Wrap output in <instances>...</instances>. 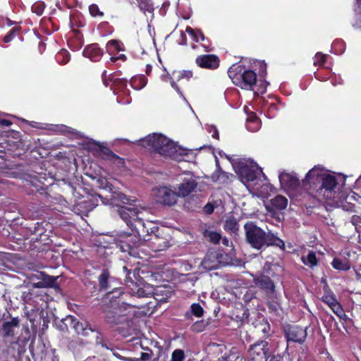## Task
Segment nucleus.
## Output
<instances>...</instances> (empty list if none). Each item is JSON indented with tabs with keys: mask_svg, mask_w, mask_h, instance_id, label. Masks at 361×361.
Wrapping results in <instances>:
<instances>
[{
	"mask_svg": "<svg viewBox=\"0 0 361 361\" xmlns=\"http://www.w3.org/2000/svg\"><path fill=\"white\" fill-rule=\"evenodd\" d=\"M246 128L250 132H257L261 128L259 119L253 114L247 118Z\"/></svg>",
	"mask_w": 361,
	"mask_h": 361,
	"instance_id": "23",
	"label": "nucleus"
},
{
	"mask_svg": "<svg viewBox=\"0 0 361 361\" xmlns=\"http://www.w3.org/2000/svg\"><path fill=\"white\" fill-rule=\"evenodd\" d=\"M82 54L92 61H97L102 56L103 51L97 44H92L85 48Z\"/></svg>",
	"mask_w": 361,
	"mask_h": 361,
	"instance_id": "16",
	"label": "nucleus"
},
{
	"mask_svg": "<svg viewBox=\"0 0 361 361\" xmlns=\"http://www.w3.org/2000/svg\"><path fill=\"white\" fill-rule=\"evenodd\" d=\"M209 132L212 133V136L214 138H218L219 137V133H218L217 129L215 127L211 126Z\"/></svg>",
	"mask_w": 361,
	"mask_h": 361,
	"instance_id": "48",
	"label": "nucleus"
},
{
	"mask_svg": "<svg viewBox=\"0 0 361 361\" xmlns=\"http://www.w3.org/2000/svg\"><path fill=\"white\" fill-rule=\"evenodd\" d=\"M190 308H191L192 313L195 316H196L197 317H200L203 315L204 310L200 304L194 303L191 305Z\"/></svg>",
	"mask_w": 361,
	"mask_h": 361,
	"instance_id": "43",
	"label": "nucleus"
},
{
	"mask_svg": "<svg viewBox=\"0 0 361 361\" xmlns=\"http://www.w3.org/2000/svg\"><path fill=\"white\" fill-rule=\"evenodd\" d=\"M204 235L205 238H209L212 243L215 244L219 243L221 239L220 233L213 231L206 230L204 233Z\"/></svg>",
	"mask_w": 361,
	"mask_h": 361,
	"instance_id": "37",
	"label": "nucleus"
},
{
	"mask_svg": "<svg viewBox=\"0 0 361 361\" xmlns=\"http://www.w3.org/2000/svg\"><path fill=\"white\" fill-rule=\"evenodd\" d=\"M336 185L335 176L321 166L310 169L302 180V186L319 202L334 199Z\"/></svg>",
	"mask_w": 361,
	"mask_h": 361,
	"instance_id": "1",
	"label": "nucleus"
},
{
	"mask_svg": "<svg viewBox=\"0 0 361 361\" xmlns=\"http://www.w3.org/2000/svg\"><path fill=\"white\" fill-rule=\"evenodd\" d=\"M264 92H265V87L264 89H262V90H259V92L258 94H263Z\"/></svg>",
	"mask_w": 361,
	"mask_h": 361,
	"instance_id": "59",
	"label": "nucleus"
},
{
	"mask_svg": "<svg viewBox=\"0 0 361 361\" xmlns=\"http://www.w3.org/2000/svg\"><path fill=\"white\" fill-rule=\"evenodd\" d=\"M221 262L219 260V254L216 252H212L207 255L203 261L202 266L207 270L218 269Z\"/></svg>",
	"mask_w": 361,
	"mask_h": 361,
	"instance_id": "15",
	"label": "nucleus"
},
{
	"mask_svg": "<svg viewBox=\"0 0 361 361\" xmlns=\"http://www.w3.org/2000/svg\"><path fill=\"white\" fill-rule=\"evenodd\" d=\"M224 228L231 233H235L238 230V224L234 218L229 217L225 221Z\"/></svg>",
	"mask_w": 361,
	"mask_h": 361,
	"instance_id": "29",
	"label": "nucleus"
},
{
	"mask_svg": "<svg viewBox=\"0 0 361 361\" xmlns=\"http://www.w3.org/2000/svg\"><path fill=\"white\" fill-rule=\"evenodd\" d=\"M110 59L112 62H115L118 59L117 57H111Z\"/></svg>",
	"mask_w": 361,
	"mask_h": 361,
	"instance_id": "58",
	"label": "nucleus"
},
{
	"mask_svg": "<svg viewBox=\"0 0 361 361\" xmlns=\"http://www.w3.org/2000/svg\"><path fill=\"white\" fill-rule=\"evenodd\" d=\"M115 198L123 204H128L130 205V207H121L118 209V215L127 225L130 226L133 222H137L144 228L145 224L142 220L145 214L147 212V209L137 204L131 207V202H134V200L123 193H118Z\"/></svg>",
	"mask_w": 361,
	"mask_h": 361,
	"instance_id": "5",
	"label": "nucleus"
},
{
	"mask_svg": "<svg viewBox=\"0 0 361 361\" xmlns=\"http://www.w3.org/2000/svg\"><path fill=\"white\" fill-rule=\"evenodd\" d=\"M126 80H115L114 81V83L115 84V85H116L117 87H120V85L121 86H126Z\"/></svg>",
	"mask_w": 361,
	"mask_h": 361,
	"instance_id": "49",
	"label": "nucleus"
},
{
	"mask_svg": "<svg viewBox=\"0 0 361 361\" xmlns=\"http://www.w3.org/2000/svg\"><path fill=\"white\" fill-rule=\"evenodd\" d=\"M67 320L70 321L71 326L73 328L78 334H81L82 335L86 334L85 331L88 326V325L86 323H81L73 317H68Z\"/></svg>",
	"mask_w": 361,
	"mask_h": 361,
	"instance_id": "25",
	"label": "nucleus"
},
{
	"mask_svg": "<svg viewBox=\"0 0 361 361\" xmlns=\"http://www.w3.org/2000/svg\"><path fill=\"white\" fill-rule=\"evenodd\" d=\"M281 187L286 190H295L300 185L299 178L293 172L283 171L279 176Z\"/></svg>",
	"mask_w": 361,
	"mask_h": 361,
	"instance_id": "10",
	"label": "nucleus"
},
{
	"mask_svg": "<svg viewBox=\"0 0 361 361\" xmlns=\"http://www.w3.org/2000/svg\"><path fill=\"white\" fill-rule=\"evenodd\" d=\"M331 265L335 269L339 271H348L350 269V264L346 258L335 257Z\"/></svg>",
	"mask_w": 361,
	"mask_h": 361,
	"instance_id": "24",
	"label": "nucleus"
},
{
	"mask_svg": "<svg viewBox=\"0 0 361 361\" xmlns=\"http://www.w3.org/2000/svg\"><path fill=\"white\" fill-rule=\"evenodd\" d=\"M235 172L241 182L248 190L258 197L268 194L269 185L266 177L260 167L250 159H238L233 163Z\"/></svg>",
	"mask_w": 361,
	"mask_h": 361,
	"instance_id": "2",
	"label": "nucleus"
},
{
	"mask_svg": "<svg viewBox=\"0 0 361 361\" xmlns=\"http://www.w3.org/2000/svg\"><path fill=\"white\" fill-rule=\"evenodd\" d=\"M104 151H105V153H106V154L112 153V152H111L109 149H107V148H105V149H104Z\"/></svg>",
	"mask_w": 361,
	"mask_h": 361,
	"instance_id": "57",
	"label": "nucleus"
},
{
	"mask_svg": "<svg viewBox=\"0 0 361 361\" xmlns=\"http://www.w3.org/2000/svg\"><path fill=\"white\" fill-rule=\"evenodd\" d=\"M0 123L2 126H9L11 125L12 123L10 121L6 120V119H0Z\"/></svg>",
	"mask_w": 361,
	"mask_h": 361,
	"instance_id": "54",
	"label": "nucleus"
},
{
	"mask_svg": "<svg viewBox=\"0 0 361 361\" xmlns=\"http://www.w3.org/2000/svg\"><path fill=\"white\" fill-rule=\"evenodd\" d=\"M89 11L93 17H102L103 13L99 11V7L96 4H92L89 7Z\"/></svg>",
	"mask_w": 361,
	"mask_h": 361,
	"instance_id": "44",
	"label": "nucleus"
},
{
	"mask_svg": "<svg viewBox=\"0 0 361 361\" xmlns=\"http://www.w3.org/2000/svg\"><path fill=\"white\" fill-rule=\"evenodd\" d=\"M126 286L130 288V294L139 298L146 297L150 294L149 291L145 289L144 286H140V284L134 283L133 281L128 280V279H126Z\"/></svg>",
	"mask_w": 361,
	"mask_h": 361,
	"instance_id": "18",
	"label": "nucleus"
},
{
	"mask_svg": "<svg viewBox=\"0 0 361 361\" xmlns=\"http://www.w3.org/2000/svg\"><path fill=\"white\" fill-rule=\"evenodd\" d=\"M123 269H124L125 271H127V269H126V267H123Z\"/></svg>",
	"mask_w": 361,
	"mask_h": 361,
	"instance_id": "62",
	"label": "nucleus"
},
{
	"mask_svg": "<svg viewBox=\"0 0 361 361\" xmlns=\"http://www.w3.org/2000/svg\"><path fill=\"white\" fill-rule=\"evenodd\" d=\"M325 59H326V55L322 54L321 53H317V54H316V55L314 56V63L316 66H321L322 64H323L324 63Z\"/></svg>",
	"mask_w": 361,
	"mask_h": 361,
	"instance_id": "45",
	"label": "nucleus"
},
{
	"mask_svg": "<svg viewBox=\"0 0 361 361\" xmlns=\"http://www.w3.org/2000/svg\"><path fill=\"white\" fill-rule=\"evenodd\" d=\"M56 58L59 63L66 64L70 60V54L68 51L62 49L57 54Z\"/></svg>",
	"mask_w": 361,
	"mask_h": 361,
	"instance_id": "39",
	"label": "nucleus"
},
{
	"mask_svg": "<svg viewBox=\"0 0 361 361\" xmlns=\"http://www.w3.org/2000/svg\"><path fill=\"white\" fill-rule=\"evenodd\" d=\"M99 200H102V197L99 195H97L94 197H92L90 199L84 201V204H85V207L88 211L92 210L97 205Z\"/></svg>",
	"mask_w": 361,
	"mask_h": 361,
	"instance_id": "40",
	"label": "nucleus"
},
{
	"mask_svg": "<svg viewBox=\"0 0 361 361\" xmlns=\"http://www.w3.org/2000/svg\"><path fill=\"white\" fill-rule=\"evenodd\" d=\"M117 59L125 61L126 57L124 54H121L119 56L117 57Z\"/></svg>",
	"mask_w": 361,
	"mask_h": 361,
	"instance_id": "56",
	"label": "nucleus"
},
{
	"mask_svg": "<svg viewBox=\"0 0 361 361\" xmlns=\"http://www.w3.org/2000/svg\"><path fill=\"white\" fill-rule=\"evenodd\" d=\"M330 308L340 319L345 321L348 319L347 315L339 302L334 304V305Z\"/></svg>",
	"mask_w": 361,
	"mask_h": 361,
	"instance_id": "35",
	"label": "nucleus"
},
{
	"mask_svg": "<svg viewBox=\"0 0 361 361\" xmlns=\"http://www.w3.org/2000/svg\"><path fill=\"white\" fill-rule=\"evenodd\" d=\"M55 281V279L52 276H46L43 278L42 281L37 283H34L32 286L37 288H47L51 286Z\"/></svg>",
	"mask_w": 361,
	"mask_h": 361,
	"instance_id": "30",
	"label": "nucleus"
},
{
	"mask_svg": "<svg viewBox=\"0 0 361 361\" xmlns=\"http://www.w3.org/2000/svg\"><path fill=\"white\" fill-rule=\"evenodd\" d=\"M147 80L144 75L133 77L130 80L131 87L135 90H141L147 85Z\"/></svg>",
	"mask_w": 361,
	"mask_h": 361,
	"instance_id": "27",
	"label": "nucleus"
},
{
	"mask_svg": "<svg viewBox=\"0 0 361 361\" xmlns=\"http://www.w3.org/2000/svg\"><path fill=\"white\" fill-rule=\"evenodd\" d=\"M288 200L282 195H277L271 200V207L273 211L283 210L286 208Z\"/></svg>",
	"mask_w": 361,
	"mask_h": 361,
	"instance_id": "21",
	"label": "nucleus"
},
{
	"mask_svg": "<svg viewBox=\"0 0 361 361\" xmlns=\"http://www.w3.org/2000/svg\"><path fill=\"white\" fill-rule=\"evenodd\" d=\"M139 7L142 11L145 13L148 12L152 13L154 11V7L151 3V0H137Z\"/></svg>",
	"mask_w": 361,
	"mask_h": 361,
	"instance_id": "33",
	"label": "nucleus"
},
{
	"mask_svg": "<svg viewBox=\"0 0 361 361\" xmlns=\"http://www.w3.org/2000/svg\"><path fill=\"white\" fill-rule=\"evenodd\" d=\"M135 238V235L126 232H122L118 234L116 243H121L119 246L122 251L126 252L131 247L135 246V243L134 241Z\"/></svg>",
	"mask_w": 361,
	"mask_h": 361,
	"instance_id": "13",
	"label": "nucleus"
},
{
	"mask_svg": "<svg viewBox=\"0 0 361 361\" xmlns=\"http://www.w3.org/2000/svg\"><path fill=\"white\" fill-rule=\"evenodd\" d=\"M288 343L290 342L302 343L307 337L306 328L298 326H288L285 329Z\"/></svg>",
	"mask_w": 361,
	"mask_h": 361,
	"instance_id": "9",
	"label": "nucleus"
},
{
	"mask_svg": "<svg viewBox=\"0 0 361 361\" xmlns=\"http://www.w3.org/2000/svg\"><path fill=\"white\" fill-rule=\"evenodd\" d=\"M356 6L355 8L356 19L353 26L361 29V0H356Z\"/></svg>",
	"mask_w": 361,
	"mask_h": 361,
	"instance_id": "38",
	"label": "nucleus"
},
{
	"mask_svg": "<svg viewBox=\"0 0 361 361\" xmlns=\"http://www.w3.org/2000/svg\"><path fill=\"white\" fill-rule=\"evenodd\" d=\"M322 301L326 303L329 307L336 304L338 302L335 295L330 291H326L322 298Z\"/></svg>",
	"mask_w": 361,
	"mask_h": 361,
	"instance_id": "31",
	"label": "nucleus"
},
{
	"mask_svg": "<svg viewBox=\"0 0 361 361\" xmlns=\"http://www.w3.org/2000/svg\"><path fill=\"white\" fill-rule=\"evenodd\" d=\"M222 243L226 247H232V243L229 241L226 238L222 239Z\"/></svg>",
	"mask_w": 361,
	"mask_h": 361,
	"instance_id": "53",
	"label": "nucleus"
},
{
	"mask_svg": "<svg viewBox=\"0 0 361 361\" xmlns=\"http://www.w3.org/2000/svg\"><path fill=\"white\" fill-rule=\"evenodd\" d=\"M204 209L206 213L211 214L214 211V207L210 204H207Z\"/></svg>",
	"mask_w": 361,
	"mask_h": 361,
	"instance_id": "51",
	"label": "nucleus"
},
{
	"mask_svg": "<svg viewBox=\"0 0 361 361\" xmlns=\"http://www.w3.org/2000/svg\"><path fill=\"white\" fill-rule=\"evenodd\" d=\"M301 260L305 265L310 268L316 267L318 262L316 254L313 251L309 252L307 255L302 256Z\"/></svg>",
	"mask_w": 361,
	"mask_h": 361,
	"instance_id": "26",
	"label": "nucleus"
},
{
	"mask_svg": "<svg viewBox=\"0 0 361 361\" xmlns=\"http://www.w3.org/2000/svg\"><path fill=\"white\" fill-rule=\"evenodd\" d=\"M19 321L17 318H13L11 321L4 323L2 331L4 336L13 337L15 334V329L18 327Z\"/></svg>",
	"mask_w": 361,
	"mask_h": 361,
	"instance_id": "19",
	"label": "nucleus"
},
{
	"mask_svg": "<svg viewBox=\"0 0 361 361\" xmlns=\"http://www.w3.org/2000/svg\"><path fill=\"white\" fill-rule=\"evenodd\" d=\"M268 351V343L265 341H260L250 345L248 350V356L252 360L262 361Z\"/></svg>",
	"mask_w": 361,
	"mask_h": 361,
	"instance_id": "8",
	"label": "nucleus"
},
{
	"mask_svg": "<svg viewBox=\"0 0 361 361\" xmlns=\"http://www.w3.org/2000/svg\"><path fill=\"white\" fill-rule=\"evenodd\" d=\"M266 361H282V357L280 355H272Z\"/></svg>",
	"mask_w": 361,
	"mask_h": 361,
	"instance_id": "52",
	"label": "nucleus"
},
{
	"mask_svg": "<svg viewBox=\"0 0 361 361\" xmlns=\"http://www.w3.org/2000/svg\"><path fill=\"white\" fill-rule=\"evenodd\" d=\"M17 29L13 27L11 30V31L9 32L8 34H7L4 37V42L5 43H8L9 42H11L12 40V39L13 38L16 32H17Z\"/></svg>",
	"mask_w": 361,
	"mask_h": 361,
	"instance_id": "46",
	"label": "nucleus"
},
{
	"mask_svg": "<svg viewBox=\"0 0 361 361\" xmlns=\"http://www.w3.org/2000/svg\"><path fill=\"white\" fill-rule=\"evenodd\" d=\"M107 51L111 54L113 50H116L118 51H123V44L118 40L112 39L107 42L106 44Z\"/></svg>",
	"mask_w": 361,
	"mask_h": 361,
	"instance_id": "32",
	"label": "nucleus"
},
{
	"mask_svg": "<svg viewBox=\"0 0 361 361\" xmlns=\"http://www.w3.org/2000/svg\"><path fill=\"white\" fill-rule=\"evenodd\" d=\"M244 228L246 239L252 247L259 250L264 245H275L282 250L285 249V243L281 239L270 232L265 233L252 222L245 224Z\"/></svg>",
	"mask_w": 361,
	"mask_h": 361,
	"instance_id": "4",
	"label": "nucleus"
},
{
	"mask_svg": "<svg viewBox=\"0 0 361 361\" xmlns=\"http://www.w3.org/2000/svg\"><path fill=\"white\" fill-rule=\"evenodd\" d=\"M350 222L355 226V231L361 233V216L353 215L351 217Z\"/></svg>",
	"mask_w": 361,
	"mask_h": 361,
	"instance_id": "42",
	"label": "nucleus"
},
{
	"mask_svg": "<svg viewBox=\"0 0 361 361\" xmlns=\"http://www.w3.org/2000/svg\"><path fill=\"white\" fill-rule=\"evenodd\" d=\"M141 145L148 150L157 152L178 161H183L185 155L180 146L161 133L149 135L141 140Z\"/></svg>",
	"mask_w": 361,
	"mask_h": 361,
	"instance_id": "3",
	"label": "nucleus"
},
{
	"mask_svg": "<svg viewBox=\"0 0 361 361\" xmlns=\"http://www.w3.org/2000/svg\"><path fill=\"white\" fill-rule=\"evenodd\" d=\"M221 361H245V360L240 355L236 348H232L227 356L222 357Z\"/></svg>",
	"mask_w": 361,
	"mask_h": 361,
	"instance_id": "34",
	"label": "nucleus"
},
{
	"mask_svg": "<svg viewBox=\"0 0 361 361\" xmlns=\"http://www.w3.org/2000/svg\"><path fill=\"white\" fill-rule=\"evenodd\" d=\"M192 75L190 71H175L171 75V87L175 89L181 96L182 93L180 92L178 87L176 84V81H180L181 79L186 78L188 80Z\"/></svg>",
	"mask_w": 361,
	"mask_h": 361,
	"instance_id": "17",
	"label": "nucleus"
},
{
	"mask_svg": "<svg viewBox=\"0 0 361 361\" xmlns=\"http://www.w3.org/2000/svg\"><path fill=\"white\" fill-rule=\"evenodd\" d=\"M185 32H188L193 39L198 42L200 39L204 40V36L202 32L199 30H194L190 27H187L185 29Z\"/></svg>",
	"mask_w": 361,
	"mask_h": 361,
	"instance_id": "36",
	"label": "nucleus"
},
{
	"mask_svg": "<svg viewBox=\"0 0 361 361\" xmlns=\"http://www.w3.org/2000/svg\"><path fill=\"white\" fill-rule=\"evenodd\" d=\"M151 71H152V66H151L147 65V68H146V73H147V74H149V73L151 72Z\"/></svg>",
	"mask_w": 361,
	"mask_h": 361,
	"instance_id": "55",
	"label": "nucleus"
},
{
	"mask_svg": "<svg viewBox=\"0 0 361 361\" xmlns=\"http://www.w3.org/2000/svg\"><path fill=\"white\" fill-rule=\"evenodd\" d=\"M114 355L116 357H117V358H118V359H120L121 360H125V361H136L135 360H133V358H131V357H123V356H121V355H119L117 353H114Z\"/></svg>",
	"mask_w": 361,
	"mask_h": 361,
	"instance_id": "47",
	"label": "nucleus"
},
{
	"mask_svg": "<svg viewBox=\"0 0 361 361\" xmlns=\"http://www.w3.org/2000/svg\"><path fill=\"white\" fill-rule=\"evenodd\" d=\"M197 186L195 178L192 176L185 177L178 187V197H185L193 192Z\"/></svg>",
	"mask_w": 361,
	"mask_h": 361,
	"instance_id": "11",
	"label": "nucleus"
},
{
	"mask_svg": "<svg viewBox=\"0 0 361 361\" xmlns=\"http://www.w3.org/2000/svg\"><path fill=\"white\" fill-rule=\"evenodd\" d=\"M151 240V246L155 252L164 250L169 247V243L164 238L154 235Z\"/></svg>",
	"mask_w": 361,
	"mask_h": 361,
	"instance_id": "20",
	"label": "nucleus"
},
{
	"mask_svg": "<svg viewBox=\"0 0 361 361\" xmlns=\"http://www.w3.org/2000/svg\"><path fill=\"white\" fill-rule=\"evenodd\" d=\"M195 62L198 66L207 69H216L219 66V59L214 54L199 56L196 58Z\"/></svg>",
	"mask_w": 361,
	"mask_h": 361,
	"instance_id": "12",
	"label": "nucleus"
},
{
	"mask_svg": "<svg viewBox=\"0 0 361 361\" xmlns=\"http://www.w3.org/2000/svg\"><path fill=\"white\" fill-rule=\"evenodd\" d=\"M361 180V175L359 176V178H357V181H360Z\"/></svg>",
	"mask_w": 361,
	"mask_h": 361,
	"instance_id": "61",
	"label": "nucleus"
},
{
	"mask_svg": "<svg viewBox=\"0 0 361 361\" xmlns=\"http://www.w3.org/2000/svg\"><path fill=\"white\" fill-rule=\"evenodd\" d=\"M161 78L164 82H168V81L171 82V76L168 73L162 74L161 75Z\"/></svg>",
	"mask_w": 361,
	"mask_h": 361,
	"instance_id": "50",
	"label": "nucleus"
},
{
	"mask_svg": "<svg viewBox=\"0 0 361 361\" xmlns=\"http://www.w3.org/2000/svg\"><path fill=\"white\" fill-rule=\"evenodd\" d=\"M228 74L233 84L242 89L251 90L257 82L255 72L246 69L240 64H234L231 66Z\"/></svg>",
	"mask_w": 361,
	"mask_h": 361,
	"instance_id": "6",
	"label": "nucleus"
},
{
	"mask_svg": "<svg viewBox=\"0 0 361 361\" xmlns=\"http://www.w3.org/2000/svg\"><path fill=\"white\" fill-rule=\"evenodd\" d=\"M255 284L263 289L267 294L271 295L274 293V284L269 277L262 275L258 277L254 278Z\"/></svg>",
	"mask_w": 361,
	"mask_h": 361,
	"instance_id": "14",
	"label": "nucleus"
},
{
	"mask_svg": "<svg viewBox=\"0 0 361 361\" xmlns=\"http://www.w3.org/2000/svg\"><path fill=\"white\" fill-rule=\"evenodd\" d=\"M124 314L120 312V308H114L113 311L106 312V319L109 323L118 324L122 322V317Z\"/></svg>",
	"mask_w": 361,
	"mask_h": 361,
	"instance_id": "22",
	"label": "nucleus"
},
{
	"mask_svg": "<svg viewBox=\"0 0 361 361\" xmlns=\"http://www.w3.org/2000/svg\"><path fill=\"white\" fill-rule=\"evenodd\" d=\"M151 196L156 203L166 206L174 205L178 200L176 192L167 186L153 188Z\"/></svg>",
	"mask_w": 361,
	"mask_h": 361,
	"instance_id": "7",
	"label": "nucleus"
},
{
	"mask_svg": "<svg viewBox=\"0 0 361 361\" xmlns=\"http://www.w3.org/2000/svg\"><path fill=\"white\" fill-rule=\"evenodd\" d=\"M185 353L183 350L180 349L175 350L171 355V359L170 361H184Z\"/></svg>",
	"mask_w": 361,
	"mask_h": 361,
	"instance_id": "41",
	"label": "nucleus"
},
{
	"mask_svg": "<svg viewBox=\"0 0 361 361\" xmlns=\"http://www.w3.org/2000/svg\"><path fill=\"white\" fill-rule=\"evenodd\" d=\"M109 273L106 270H104L99 276V283L101 289L107 290L111 288L110 283L111 282Z\"/></svg>",
	"mask_w": 361,
	"mask_h": 361,
	"instance_id": "28",
	"label": "nucleus"
},
{
	"mask_svg": "<svg viewBox=\"0 0 361 361\" xmlns=\"http://www.w3.org/2000/svg\"><path fill=\"white\" fill-rule=\"evenodd\" d=\"M37 13L39 16L42 13V10H39V11H37Z\"/></svg>",
	"mask_w": 361,
	"mask_h": 361,
	"instance_id": "60",
	"label": "nucleus"
}]
</instances>
